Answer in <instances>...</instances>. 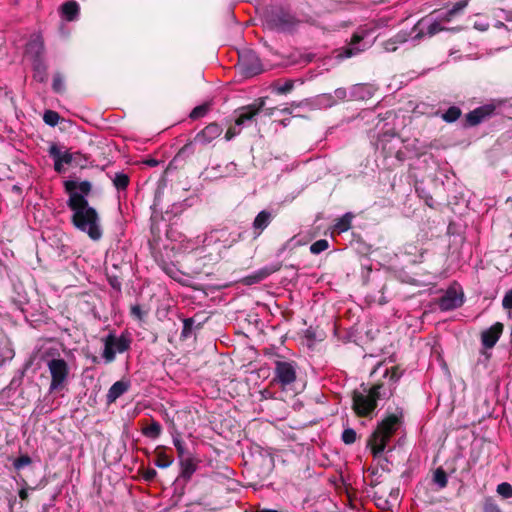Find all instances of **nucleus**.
<instances>
[{
	"label": "nucleus",
	"mask_w": 512,
	"mask_h": 512,
	"mask_svg": "<svg viewBox=\"0 0 512 512\" xmlns=\"http://www.w3.org/2000/svg\"><path fill=\"white\" fill-rule=\"evenodd\" d=\"M505 20H507V21H511L512 20V13L511 12L506 13Z\"/></svg>",
	"instance_id": "57"
},
{
	"label": "nucleus",
	"mask_w": 512,
	"mask_h": 512,
	"mask_svg": "<svg viewBox=\"0 0 512 512\" xmlns=\"http://www.w3.org/2000/svg\"><path fill=\"white\" fill-rule=\"evenodd\" d=\"M497 492L503 498H511L512 497V486L507 482H503L497 486Z\"/></svg>",
	"instance_id": "39"
},
{
	"label": "nucleus",
	"mask_w": 512,
	"mask_h": 512,
	"mask_svg": "<svg viewBox=\"0 0 512 512\" xmlns=\"http://www.w3.org/2000/svg\"><path fill=\"white\" fill-rule=\"evenodd\" d=\"M352 218L353 215L351 213H346L341 218L337 219L333 231L338 234L348 231L351 228Z\"/></svg>",
	"instance_id": "24"
},
{
	"label": "nucleus",
	"mask_w": 512,
	"mask_h": 512,
	"mask_svg": "<svg viewBox=\"0 0 512 512\" xmlns=\"http://www.w3.org/2000/svg\"><path fill=\"white\" fill-rule=\"evenodd\" d=\"M61 9H62L63 15L69 21L75 19V17L79 13V5L74 0H70V1L65 2L62 5Z\"/></svg>",
	"instance_id": "25"
},
{
	"label": "nucleus",
	"mask_w": 512,
	"mask_h": 512,
	"mask_svg": "<svg viewBox=\"0 0 512 512\" xmlns=\"http://www.w3.org/2000/svg\"><path fill=\"white\" fill-rule=\"evenodd\" d=\"M433 482L438 485L439 488H445L448 484L446 472L442 467L435 470L433 475Z\"/></svg>",
	"instance_id": "30"
},
{
	"label": "nucleus",
	"mask_w": 512,
	"mask_h": 512,
	"mask_svg": "<svg viewBox=\"0 0 512 512\" xmlns=\"http://www.w3.org/2000/svg\"><path fill=\"white\" fill-rule=\"evenodd\" d=\"M373 499L375 500L376 506L382 510H389L392 507L390 500L384 498L382 495H378L377 492L374 493Z\"/></svg>",
	"instance_id": "35"
},
{
	"label": "nucleus",
	"mask_w": 512,
	"mask_h": 512,
	"mask_svg": "<svg viewBox=\"0 0 512 512\" xmlns=\"http://www.w3.org/2000/svg\"><path fill=\"white\" fill-rule=\"evenodd\" d=\"M357 434L354 429L347 428L342 433V441L347 444H353L356 441Z\"/></svg>",
	"instance_id": "37"
},
{
	"label": "nucleus",
	"mask_w": 512,
	"mask_h": 512,
	"mask_svg": "<svg viewBox=\"0 0 512 512\" xmlns=\"http://www.w3.org/2000/svg\"><path fill=\"white\" fill-rule=\"evenodd\" d=\"M157 475V471L155 469H147L144 474H143V477L146 481H152Z\"/></svg>",
	"instance_id": "45"
},
{
	"label": "nucleus",
	"mask_w": 512,
	"mask_h": 512,
	"mask_svg": "<svg viewBox=\"0 0 512 512\" xmlns=\"http://www.w3.org/2000/svg\"><path fill=\"white\" fill-rule=\"evenodd\" d=\"M387 136L388 134H383V136L380 138V141L383 142Z\"/></svg>",
	"instance_id": "59"
},
{
	"label": "nucleus",
	"mask_w": 512,
	"mask_h": 512,
	"mask_svg": "<svg viewBox=\"0 0 512 512\" xmlns=\"http://www.w3.org/2000/svg\"><path fill=\"white\" fill-rule=\"evenodd\" d=\"M52 89L56 93H63L65 90L64 80L59 72L55 73L53 76Z\"/></svg>",
	"instance_id": "34"
},
{
	"label": "nucleus",
	"mask_w": 512,
	"mask_h": 512,
	"mask_svg": "<svg viewBox=\"0 0 512 512\" xmlns=\"http://www.w3.org/2000/svg\"><path fill=\"white\" fill-rule=\"evenodd\" d=\"M130 387V382L127 380H119L115 382L106 395L107 403H114L120 396L128 391Z\"/></svg>",
	"instance_id": "19"
},
{
	"label": "nucleus",
	"mask_w": 512,
	"mask_h": 512,
	"mask_svg": "<svg viewBox=\"0 0 512 512\" xmlns=\"http://www.w3.org/2000/svg\"><path fill=\"white\" fill-rule=\"evenodd\" d=\"M209 111V104L205 103L195 107L191 112L189 117L193 120L204 117Z\"/></svg>",
	"instance_id": "33"
},
{
	"label": "nucleus",
	"mask_w": 512,
	"mask_h": 512,
	"mask_svg": "<svg viewBox=\"0 0 512 512\" xmlns=\"http://www.w3.org/2000/svg\"><path fill=\"white\" fill-rule=\"evenodd\" d=\"M43 120L46 124L54 127L59 123L60 116L53 110H47L44 112Z\"/></svg>",
	"instance_id": "31"
},
{
	"label": "nucleus",
	"mask_w": 512,
	"mask_h": 512,
	"mask_svg": "<svg viewBox=\"0 0 512 512\" xmlns=\"http://www.w3.org/2000/svg\"><path fill=\"white\" fill-rule=\"evenodd\" d=\"M273 218L274 216L272 212L268 210H262L256 215L252 223L253 239H257L263 233V231L270 225Z\"/></svg>",
	"instance_id": "15"
},
{
	"label": "nucleus",
	"mask_w": 512,
	"mask_h": 512,
	"mask_svg": "<svg viewBox=\"0 0 512 512\" xmlns=\"http://www.w3.org/2000/svg\"><path fill=\"white\" fill-rule=\"evenodd\" d=\"M484 512H501L500 509L494 505L486 506Z\"/></svg>",
	"instance_id": "52"
},
{
	"label": "nucleus",
	"mask_w": 512,
	"mask_h": 512,
	"mask_svg": "<svg viewBox=\"0 0 512 512\" xmlns=\"http://www.w3.org/2000/svg\"><path fill=\"white\" fill-rule=\"evenodd\" d=\"M294 83L292 80H287L283 84L277 82L274 84V89L278 94H286L293 89Z\"/></svg>",
	"instance_id": "36"
},
{
	"label": "nucleus",
	"mask_w": 512,
	"mask_h": 512,
	"mask_svg": "<svg viewBox=\"0 0 512 512\" xmlns=\"http://www.w3.org/2000/svg\"><path fill=\"white\" fill-rule=\"evenodd\" d=\"M495 106L486 104L466 114V122L469 126H476L494 114Z\"/></svg>",
	"instance_id": "13"
},
{
	"label": "nucleus",
	"mask_w": 512,
	"mask_h": 512,
	"mask_svg": "<svg viewBox=\"0 0 512 512\" xmlns=\"http://www.w3.org/2000/svg\"><path fill=\"white\" fill-rule=\"evenodd\" d=\"M147 163H148V165H150V166H156V165L158 164V161H157V160H154V159H151V160H149Z\"/></svg>",
	"instance_id": "56"
},
{
	"label": "nucleus",
	"mask_w": 512,
	"mask_h": 512,
	"mask_svg": "<svg viewBox=\"0 0 512 512\" xmlns=\"http://www.w3.org/2000/svg\"><path fill=\"white\" fill-rule=\"evenodd\" d=\"M504 309H512V289L506 292L502 300Z\"/></svg>",
	"instance_id": "43"
},
{
	"label": "nucleus",
	"mask_w": 512,
	"mask_h": 512,
	"mask_svg": "<svg viewBox=\"0 0 512 512\" xmlns=\"http://www.w3.org/2000/svg\"><path fill=\"white\" fill-rule=\"evenodd\" d=\"M194 325V319L193 318H186L183 320V329L181 333V337L188 338L191 335L192 328Z\"/></svg>",
	"instance_id": "40"
},
{
	"label": "nucleus",
	"mask_w": 512,
	"mask_h": 512,
	"mask_svg": "<svg viewBox=\"0 0 512 512\" xmlns=\"http://www.w3.org/2000/svg\"><path fill=\"white\" fill-rule=\"evenodd\" d=\"M344 53H345L346 57H351L352 55L355 54V52L353 51V48H347Z\"/></svg>",
	"instance_id": "54"
},
{
	"label": "nucleus",
	"mask_w": 512,
	"mask_h": 512,
	"mask_svg": "<svg viewBox=\"0 0 512 512\" xmlns=\"http://www.w3.org/2000/svg\"><path fill=\"white\" fill-rule=\"evenodd\" d=\"M329 247V243L326 239H320L315 241L310 246V252L312 254H319L325 250H327Z\"/></svg>",
	"instance_id": "32"
},
{
	"label": "nucleus",
	"mask_w": 512,
	"mask_h": 512,
	"mask_svg": "<svg viewBox=\"0 0 512 512\" xmlns=\"http://www.w3.org/2000/svg\"><path fill=\"white\" fill-rule=\"evenodd\" d=\"M109 284L111 287L117 291L121 290V281L117 277H110Z\"/></svg>",
	"instance_id": "46"
},
{
	"label": "nucleus",
	"mask_w": 512,
	"mask_h": 512,
	"mask_svg": "<svg viewBox=\"0 0 512 512\" xmlns=\"http://www.w3.org/2000/svg\"><path fill=\"white\" fill-rule=\"evenodd\" d=\"M63 165H64V163L60 162L57 159H54V169L56 172L62 173L64 171Z\"/></svg>",
	"instance_id": "50"
},
{
	"label": "nucleus",
	"mask_w": 512,
	"mask_h": 512,
	"mask_svg": "<svg viewBox=\"0 0 512 512\" xmlns=\"http://www.w3.org/2000/svg\"><path fill=\"white\" fill-rule=\"evenodd\" d=\"M26 54L31 57L32 62L44 59V40L41 34L34 33L31 35L25 49Z\"/></svg>",
	"instance_id": "12"
},
{
	"label": "nucleus",
	"mask_w": 512,
	"mask_h": 512,
	"mask_svg": "<svg viewBox=\"0 0 512 512\" xmlns=\"http://www.w3.org/2000/svg\"><path fill=\"white\" fill-rule=\"evenodd\" d=\"M19 497H20L21 500H27L28 499V489L22 488L19 491Z\"/></svg>",
	"instance_id": "51"
},
{
	"label": "nucleus",
	"mask_w": 512,
	"mask_h": 512,
	"mask_svg": "<svg viewBox=\"0 0 512 512\" xmlns=\"http://www.w3.org/2000/svg\"><path fill=\"white\" fill-rule=\"evenodd\" d=\"M103 358L106 363H111L115 360L116 353H124L130 349L131 339L128 335L121 334L117 337L113 333H109L104 339Z\"/></svg>",
	"instance_id": "5"
},
{
	"label": "nucleus",
	"mask_w": 512,
	"mask_h": 512,
	"mask_svg": "<svg viewBox=\"0 0 512 512\" xmlns=\"http://www.w3.org/2000/svg\"><path fill=\"white\" fill-rule=\"evenodd\" d=\"M398 495H399L398 489L391 490L390 497H392L394 499V501H396L398 499Z\"/></svg>",
	"instance_id": "53"
},
{
	"label": "nucleus",
	"mask_w": 512,
	"mask_h": 512,
	"mask_svg": "<svg viewBox=\"0 0 512 512\" xmlns=\"http://www.w3.org/2000/svg\"><path fill=\"white\" fill-rule=\"evenodd\" d=\"M414 30L417 31L415 37L421 38L424 35L434 36L435 34L445 31V30H455L454 28H445L442 25V22L436 18L433 22H427L425 18L421 19L414 27Z\"/></svg>",
	"instance_id": "11"
},
{
	"label": "nucleus",
	"mask_w": 512,
	"mask_h": 512,
	"mask_svg": "<svg viewBox=\"0 0 512 512\" xmlns=\"http://www.w3.org/2000/svg\"><path fill=\"white\" fill-rule=\"evenodd\" d=\"M173 443H174V446H175V448L177 450L179 460L183 459V458H186L188 455H190V453L186 450V448H185L183 442L181 441V439L174 438L173 439Z\"/></svg>",
	"instance_id": "38"
},
{
	"label": "nucleus",
	"mask_w": 512,
	"mask_h": 512,
	"mask_svg": "<svg viewBox=\"0 0 512 512\" xmlns=\"http://www.w3.org/2000/svg\"><path fill=\"white\" fill-rule=\"evenodd\" d=\"M462 111L457 106H451L441 114V118L447 123H453L460 118Z\"/></svg>",
	"instance_id": "28"
},
{
	"label": "nucleus",
	"mask_w": 512,
	"mask_h": 512,
	"mask_svg": "<svg viewBox=\"0 0 512 512\" xmlns=\"http://www.w3.org/2000/svg\"><path fill=\"white\" fill-rule=\"evenodd\" d=\"M223 132L222 126L216 122L208 124L204 129L198 132L194 139L186 143L178 152L177 156H186L194 153L193 145L199 143L201 145H207L214 139L218 138Z\"/></svg>",
	"instance_id": "4"
},
{
	"label": "nucleus",
	"mask_w": 512,
	"mask_h": 512,
	"mask_svg": "<svg viewBox=\"0 0 512 512\" xmlns=\"http://www.w3.org/2000/svg\"><path fill=\"white\" fill-rule=\"evenodd\" d=\"M31 463V458L27 455L20 456L14 462V466L16 469H21Z\"/></svg>",
	"instance_id": "42"
},
{
	"label": "nucleus",
	"mask_w": 512,
	"mask_h": 512,
	"mask_svg": "<svg viewBox=\"0 0 512 512\" xmlns=\"http://www.w3.org/2000/svg\"><path fill=\"white\" fill-rule=\"evenodd\" d=\"M504 26H505L504 23L501 22V21H497L496 24H495L496 28H501V27H504Z\"/></svg>",
	"instance_id": "58"
},
{
	"label": "nucleus",
	"mask_w": 512,
	"mask_h": 512,
	"mask_svg": "<svg viewBox=\"0 0 512 512\" xmlns=\"http://www.w3.org/2000/svg\"><path fill=\"white\" fill-rule=\"evenodd\" d=\"M504 330V325L501 322H496L489 329L484 330L481 333L482 345L491 349L495 346Z\"/></svg>",
	"instance_id": "14"
},
{
	"label": "nucleus",
	"mask_w": 512,
	"mask_h": 512,
	"mask_svg": "<svg viewBox=\"0 0 512 512\" xmlns=\"http://www.w3.org/2000/svg\"><path fill=\"white\" fill-rule=\"evenodd\" d=\"M142 433L151 439H157L162 433V426L159 422L152 420L149 425L142 429Z\"/></svg>",
	"instance_id": "26"
},
{
	"label": "nucleus",
	"mask_w": 512,
	"mask_h": 512,
	"mask_svg": "<svg viewBox=\"0 0 512 512\" xmlns=\"http://www.w3.org/2000/svg\"><path fill=\"white\" fill-rule=\"evenodd\" d=\"M65 191L71 197L73 194L88 196L92 190V184L89 181H82L80 183L74 180H67L64 182Z\"/></svg>",
	"instance_id": "17"
},
{
	"label": "nucleus",
	"mask_w": 512,
	"mask_h": 512,
	"mask_svg": "<svg viewBox=\"0 0 512 512\" xmlns=\"http://www.w3.org/2000/svg\"><path fill=\"white\" fill-rule=\"evenodd\" d=\"M388 374H389V370H386L384 373V376H387ZM401 376H402V372L399 370L398 367L394 366L391 368L390 381H392L393 383H396L400 379Z\"/></svg>",
	"instance_id": "41"
},
{
	"label": "nucleus",
	"mask_w": 512,
	"mask_h": 512,
	"mask_svg": "<svg viewBox=\"0 0 512 512\" xmlns=\"http://www.w3.org/2000/svg\"><path fill=\"white\" fill-rule=\"evenodd\" d=\"M33 66V79L39 83H45L48 79L47 65L43 60H36L32 62Z\"/></svg>",
	"instance_id": "22"
},
{
	"label": "nucleus",
	"mask_w": 512,
	"mask_h": 512,
	"mask_svg": "<svg viewBox=\"0 0 512 512\" xmlns=\"http://www.w3.org/2000/svg\"><path fill=\"white\" fill-rule=\"evenodd\" d=\"M274 373V380L282 387L288 386L296 380V368L291 362L276 361Z\"/></svg>",
	"instance_id": "9"
},
{
	"label": "nucleus",
	"mask_w": 512,
	"mask_h": 512,
	"mask_svg": "<svg viewBox=\"0 0 512 512\" xmlns=\"http://www.w3.org/2000/svg\"><path fill=\"white\" fill-rule=\"evenodd\" d=\"M361 40H362V37L359 35H353V37H352L353 44L359 43Z\"/></svg>",
	"instance_id": "55"
},
{
	"label": "nucleus",
	"mask_w": 512,
	"mask_h": 512,
	"mask_svg": "<svg viewBox=\"0 0 512 512\" xmlns=\"http://www.w3.org/2000/svg\"><path fill=\"white\" fill-rule=\"evenodd\" d=\"M47 367L51 375L49 391L62 389L69 376L68 363L62 358H53L47 362Z\"/></svg>",
	"instance_id": "6"
},
{
	"label": "nucleus",
	"mask_w": 512,
	"mask_h": 512,
	"mask_svg": "<svg viewBox=\"0 0 512 512\" xmlns=\"http://www.w3.org/2000/svg\"><path fill=\"white\" fill-rule=\"evenodd\" d=\"M280 269H281V264H279V263L263 267V268L259 269L258 271L254 272L253 274L247 276L245 279L246 284L259 283L262 280L269 277L271 274L279 271Z\"/></svg>",
	"instance_id": "18"
},
{
	"label": "nucleus",
	"mask_w": 512,
	"mask_h": 512,
	"mask_svg": "<svg viewBox=\"0 0 512 512\" xmlns=\"http://www.w3.org/2000/svg\"><path fill=\"white\" fill-rule=\"evenodd\" d=\"M114 186L117 190H126L129 185V176L125 173H116L112 179Z\"/></svg>",
	"instance_id": "29"
},
{
	"label": "nucleus",
	"mask_w": 512,
	"mask_h": 512,
	"mask_svg": "<svg viewBox=\"0 0 512 512\" xmlns=\"http://www.w3.org/2000/svg\"><path fill=\"white\" fill-rule=\"evenodd\" d=\"M49 155L53 158V159H57L59 160L60 162L64 163V164H71L72 161H73V154L70 153L69 151H62L61 148L56 145V144H53L50 146L49 148Z\"/></svg>",
	"instance_id": "23"
},
{
	"label": "nucleus",
	"mask_w": 512,
	"mask_h": 512,
	"mask_svg": "<svg viewBox=\"0 0 512 512\" xmlns=\"http://www.w3.org/2000/svg\"><path fill=\"white\" fill-rule=\"evenodd\" d=\"M402 424V415L391 414L378 424L376 430L368 440V445L374 457H378L385 450L390 438Z\"/></svg>",
	"instance_id": "2"
},
{
	"label": "nucleus",
	"mask_w": 512,
	"mask_h": 512,
	"mask_svg": "<svg viewBox=\"0 0 512 512\" xmlns=\"http://www.w3.org/2000/svg\"><path fill=\"white\" fill-rule=\"evenodd\" d=\"M239 67L245 77H253L263 71L261 61L253 51H246L240 56Z\"/></svg>",
	"instance_id": "8"
},
{
	"label": "nucleus",
	"mask_w": 512,
	"mask_h": 512,
	"mask_svg": "<svg viewBox=\"0 0 512 512\" xmlns=\"http://www.w3.org/2000/svg\"><path fill=\"white\" fill-rule=\"evenodd\" d=\"M266 22L271 29L290 31L298 25L299 20L290 12L280 8L271 11L266 16Z\"/></svg>",
	"instance_id": "7"
},
{
	"label": "nucleus",
	"mask_w": 512,
	"mask_h": 512,
	"mask_svg": "<svg viewBox=\"0 0 512 512\" xmlns=\"http://www.w3.org/2000/svg\"><path fill=\"white\" fill-rule=\"evenodd\" d=\"M383 384H376L370 389L363 388L362 391L355 390L352 395L353 409L360 417L369 416L377 407V401L382 398H389L392 391L389 393L382 392Z\"/></svg>",
	"instance_id": "3"
},
{
	"label": "nucleus",
	"mask_w": 512,
	"mask_h": 512,
	"mask_svg": "<svg viewBox=\"0 0 512 512\" xmlns=\"http://www.w3.org/2000/svg\"><path fill=\"white\" fill-rule=\"evenodd\" d=\"M72 211L71 222L76 229L86 233L93 241H98L103 235L101 219L95 208L89 205L84 195L73 194L67 201Z\"/></svg>",
	"instance_id": "1"
},
{
	"label": "nucleus",
	"mask_w": 512,
	"mask_h": 512,
	"mask_svg": "<svg viewBox=\"0 0 512 512\" xmlns=\"http://www.w3.org/2000/svg\"><path fill=\"white\" fill-rule=\"evenodd\" d=\"M468 0H460L455 3L451 9L447 10L445 13L440 14L437 18L443 23L450 22L454 17L463 12V10L467 7Z\"/></svg>",
	"instance_id": "21"
},
{
	"label": "nucleus",
	"mask_w": 512,
	"mask_h": 512,
	"mask_svg": "<svg viewBox=\"0 0 512 512\" xmlns=\"http://www.w3.org/2000/svg\"><path fill=\"white\" fill-rule=\"evenodd\" d=\"M463 303L462 296L455 290H448L439 300V307L442 311H449L460 307Z\"/></svg>",
	"instance_id": "16"
},
{
	"label": "nucleus",
	"mask_w": 512,
	"mask_h": 512,
	"mask_svg": "<svg viewBox=\"0 0 512 512\" xmlns=\"http://www.w3.org/2000/svg\"><path fill=\"white\" fill-rule=\"evenodd\" d=\"M334 95L337 99L339 100H344L347 96V91L345 88H337L335 91H334Z\"/></svg>",
	"instance_id": "48"
},
{
	"label": "nucleus",
	"mask_w": 512,
	"mask_h": 512,
	"mask_svg": "<svg viewBox=\"0 0 512 512\" xmlns=\"http://www.w3.org/2000/svg\"><path fill=\"white\" fill-rule=\"evenodd\" d=\"M155 453H156V459H155L154 463L157 467L166 468L172 464L173 459L170 456H168L163 451L162 448H160V447L156 448Z\"/></svg>",
	"instance_id": "27"
},
{
	"label": "nucleus",
	"mask_w": 512,
	"mask_h": 512,
	"mask_svg": "<svg viewBox=\"0 0 512 512\" xmlns=\"http://www.w3.org/2000/svg\"><path fill=\"white\" fill-rule=\"evenodd\" d=\"M239 133V131H237L235 128L233 127H230L227 131H226V134H225V139L227 141H230L233 137H235L237 134Z\"/></svg>",
	"instance_id": "49"
},
{
	"label": "nucleus",
	"mask_w": 512,
	"mask_h": 512,
	"mask_svg": "<svg viewBox=\"0 0 512 512\" xmlns=\"http://www.w3.org/2000/svg\"><path fill=\"white\" fill-rule=\"evenodd\" d=\"M180 467V478L188 482L197 469V463L191 455H188L186 458L180 459Z\"/></svg>",
	"instance_id": "20"
},
{
	"label": "nucleus",
	"mask_w": 512,
	"mask_h": 512,
	"mask_svg": "<svg viewBox=\"0 0 512 512\" xmlns=\"http://www.w3.org/2000/svg\"><path fill=\"white\" fill-rule=\"evenodd\" d=\"M264 103V99H257L249 105L238 108L236 110L238 116L235 119V124L241 126L247 121L252 120L262 110Z\"/></svg>",
	"instance_id": "10"
},
{
	"label": "nucleus",
	"mask_w": 512,
	"mask_h": 512,
	"mask_svg": "<svg viewBox=\"0 0 512 512\" xmlns=\"http://www.w3.org/2000/svg\"><path fill=\"white\" fill-rule=\"evenodd\" d=\"M384 288H385L384 286L381 288L380 295L377 298L376 297L373 298V300H372L373 302H375L379 305H384L388 302L386 297L384 296Z\"/></svg>",
	"instance_id": "44"
},
{
	"label": "nucleus",
	"mask_w": 512,
	"mask_h": 512,
	"mask_svg": "<svg viewBox=\"0 0 512 512\" xmlns=\"http://www.w3.org/2000/svg\"><path fill=\"white\" fill-rule=\"evenodd\" d=\"M131 313H132V315H134L135 317H137L140 320L143 318V312L139 305L132 306Z\"/></svg>",
	"instance_id": "47"
}]
</instances>
